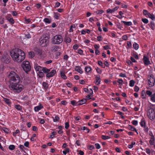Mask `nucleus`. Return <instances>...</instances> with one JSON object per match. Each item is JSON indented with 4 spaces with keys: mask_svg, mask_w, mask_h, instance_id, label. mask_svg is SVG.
Masks as SVG:
<instances>
[{
    "mask_svg": "<svg viewBox=\"0 0 155 155\" xmlns=\"http://www.w3.org/2000/svg\"><path fill=\"white\" fill-rule=\"evenodd\" d=\"M143 23L145 24H147L148 23V20L146 18H143L141 19Z\"/></svg>",
    "mask_w": 155,
    "mask_h": 155,
    "instance_id": "44",
    "label": "nucleus"
},
{
    "mask_svg": "<svg viewBox=\"0 0 155 155\" xmlns=\"http://www.w3.org/2000/svg\"><path fill=\"white\" fill-rule=\"evenodd\" d=\"M4 23V18L2 17H0V24H2Z\"/></svg>",
    "mask_w": 155,
    "mask_h": 155,
    "instance_id": "57",
    "label": "nucleus"
},
{
    "mask_svg": "<svg viewBox=\"0 0 155 155\" xmlns=\"http://www.w3.org/2000/svg\"><path fill=\"white\" fill-rule=\"evenodd\" d=\"M10 54L15 61L20 62L25 58V54L21 50L19 49H14L11 51Z\"/></svg>",
    "mask_w": 155,
    "mask_h": 155,
    "instance_id": "1",
    "label": "nucleus"
},
{
    "mask_svg": "<svg viewBox=\"0 0 155 155\" xmlns=\"http://www.w3.org/2000/svg\"><path fill=\"white\" fill-rule=\"evenodd\" d=\"M102 37L101 36H98L97 37V39L99 41H101L103 39Z\"/></svg>",
    "mask_w": 155,
    "mask_h": 155,
    "instance_id": "62",
    "label": "nucleus"
},
{
    "mask_svg": "<svg viewBox=\"0 0 155 155\" xmlns=\"http://www.w3.org/2000/svg\"><path fill=\"white\" fill-rule=\"evenodd\" d=\"M11 15L10 14H8L7 15L5 16V18H6V20L8 21L9 19L12 18H11Z\"/></svg>",
    "mask_w": 155,
    "mask_h": 155,
    "instance_id": "60",
    "label": "nucleus"
},
{
    "mask_svg": "<svg viewBox=\"0 0 155 155\" xmlns=\"http://www.w3.org/2000/svg\"><path fill=\"white\" fill-rule=\"evenodd\" d=\"M29 57L33 58L35 56V53L34 52L31 51L29 52Z\"/></svg>",
    "mask_w": 155,
    "mask_h": 155,
    "instance_id": "45",
    "label": "nucleus"
},
{
    "mask_svg": "<svg viewBox=\"0 0 155 155\" xmlns=\"http://www.w3.org/2000/svg\"><path fill=\"white\" fill-rule=\"evenodd\" d=\"M42 71L44 73L47 74L48 72L50 71V69H48L45 67H42Z\"/></svg>",
    "mask_w": 155,
    "mask_h": 155,
    "instance_id": "26",
    "label": "nucleus"
},
{
    "mask_svg": "<svg viewBox=\"0 0 155 155\" xmlns=\"http://www.w3.org/2000/svg\"><path fill=\"white\" fill-rule=\"evenodd\" d=\"M31 38V35L29 33H28V34H25L24 39H25V38L29 39V38Z\"/></svg>",
    "mask_w": 155,
    "mask_h": 155,
    "instance_id": "47",
    "label": "nucleus"
},
{
    "mask_svg": "<svg viewBox=\"0 0 155 155\" xmlns=\"http://www.w3.org/2000/svg\"><path fill=\"white\" fill-rule=\"evenodd\" d=\"M128 127L130 130L133 131H134L136 129L134 127L131 125H129Z\"/></svg>",
    "mask_w": 155,
    "mask_h": 155,
    "instance_id": "51",
    "label": "nucleus"
},
{
    "mask_svg": "<svg viewBox=\"0 0 155 155\" xmlns=\"http://www.w3.org/2000/svg\"><path fill=\"white\" fill-rule=\"evenodd\" d=\"M133 56L136 59H139V57L138 55V54L136 52H134L133 53Z\"/></svg>",
    "mask_w": 155,
    "mask_h": 155,
    "instance_id": "41",
    "label": "nucleus"
},
{
    "mask_svg": "<svg viewBox=\"0 0 155 155\" xmlns=\"http://www.w3.org/2000/svg\"><path fill=\"white\" fill-rule=\"evenodd\" d=\"M69 126L70 125L68 122H66L65 123V128L66 129H68L69 127Z\"/></svg>",
    "mask_w": 155,
    "mask_h": 155,
    "instance_id": "53",
    "label": "nucleus"
},
{
    "mask_svg": "<svg viewBox=\"0 0 155 155\" xmlns=\"http://www.w3.org/2000/svg\"><path fill=\"white\" fill-rule=\"evenodd\" d=\"M21 66L26 72H28L31 70V67L29 62L28 61H24Z\"/></svg>",
    "mask_w": 155,
    "mask_h": 155,
    "instance_id": "6",
    "label": "nucleus"
},
{
    "mask_svg": "<svg viewBox=\"0 0 155 155\" xmlns=\"http://www.w3.org/2000/svg\"><path fill=\"white\" fill-rule=\"evenodd\" d=\"M143 127V130L145 133H147L149 130V129L148 127L147 126V125H146L144 127Z\"/></svg>",
    "mask_w": 155,
    "mask_h": 155,
    "instance_id": "46",
    "label": "nucleus"
},
{
    "mask_svg": "<svg viewBox=\"0 0 155 155\" xmlns=\"http://www.w3.org/2000/svg\"><path fill=\"white\" fill-rule=\"evenodd\" d=\"M95 76V78L96 79L95 84L96 85H98L100 84L101 82L100 76L99 75H96Z\"/></svg>",
    "mask_w": 155,
    "mask_h": 155,
    "instance_id": "14",
    "label": "nucleus"
},
{
    "mask_svg": "<svg viewBox=\"0 0 155 155\" xmlns=\"http://www.w3.org/2000/svg\"><path fill=\"white\" fill-rule=\"evenodd\" d=\"M11 24H13L15 23V21L13 18L9 19L8 21Z\"/></svg>",
    "mask_w": 155,
    "mask_h": 155,
    "instance_id": "48",
    "label": "nucleus"
},
{
    "mask_svg": "<svg viewBox=\"0 0 155 155\" xmlns=\"http://www.w3.org/2000/svg\"><path fill=\"white\" fill-rule=\"evenodd\" d=\"M91 68L90 66H87L85 68V70L86 74H89L91 72Z\"/></svg>",
    "mask_w": 155,
    "mask_h": 155,
    "instance_id": "16",
    "label": "nucleus"
},
{
    "mask_svg": "<svg viewBox=\"0 0 155 155\" xmlns=\"http://www.w3.org/2000/svg\"><path fill=\"white\" fill-rule=\"evenodd\" d=\"M63 39L62 36L57 35L54 36L52 38V43L54 44L59 45L62 43Z\"/></svg>",
    "mask_w": 155,
    "mask_h": 155,
    "instance_id": "5",
    "label": "nucleus"
},
{
    "mask_svg": "<svg viewBox=\"0 0 155 155\" xmlns=\"http://www.w3.org/2000/svg\"><path fill=\"white\" fill-rule=\"evenodd\" d=\"M134 73L135 74L134 76L138 80H140V75L139 74H137L136 71L134 72Z\"/></svg>",
    "mask_w": 155,
    "mask_h": 155,
    "instance_id": "43",
    "label": "nucleus"
},
{
    "mask_svg": "<svg viewBox=\"0 0 155 155\" xmlns=\"http://www.w3.org/2000/svg\"><path fill=\"white\" fill-rule=\"evenodd\" d=\"M117 82L119 83V85H122L123 83V81L122 79L118 78L117 79Z\"/></svg>",
    "mask_w": 155,
    "mask_h": 155,
    "instance_id": "37",
    "label": "nucleus"
},
{
    "mask_svg": "<svg viewBox=\"0 0 155 155\" xmlns=\"http://www.w3.org/2000/svg\"><path fill=\"white\" fill-rule=\"evenodd\" d=\"M60 76L61 78L64 80H66L67 79V77L64 73V71L63 70L61 71Z\"/></svg>",
    "mask_w": 155,
    "mask_h": 155,
    "instance_id": "18",
    "label": "nucleus"
},
{
    "mask_svg": "<svg viewBox=\"0 0 155 155\" xmlns=\"http://www.w3.org/2000/svg\"><path fill=\"white\" fill-rule=\"evenodd\" d=\"M43 21L46 23L49 24L51 22L52 20L51 19L45 18L44 19Z\"/></svg>",
    "mask_w": 155,
    "mask_h": 155,
    "instance_id": "23",
    "label": "nucleus"
},
{
    "mask_svg": "<svg viewBox=\"0 0 155 155\" xmlns=\"http://www.w3.org/2000/svg\"><path fill=\"white\" fill-rule=\"evenodd\" d=\"M78 106H80L85 104L87 102V100L85 98H83L78 101Z\"/></svg>",
    "mask_w": 155,
    "mask_h": 155,
    "instance_id": "17",
    "label": "nucleus"
},
{
    "mask_svg": "<svg viewBox=\"0 0 155 155\" xmlns=\"http://www.w3.org/2000/svg\"><path fill=\"white\" fill-rule=\"evenodd\" d=\"M143 15H144L146 16V17H147V15L148 16V15L150 13L148 12L147 10H145V9H144L143 10Z\"/></svg>",
    "mask_w": 155,
    "mask_h": 155,
    "instance_id": "39",
    "label": "nucleus"
},
{
    "mask_svg": "<svg viewBox=\"0 0 155 155\" xmlns=\"http://www.w3.org/2000/svg\"><path fill=\"white\" fill-rule=\"evenodd\" d=\"M9 78V85L15 84V83H20V78L19 76L13 71H11L8 75Z\"/></svg>",
    "mask_w": 155,
    "mask_h": 155,
    "instance_id": "2",
    "label": "nucleus"
},
{
    "mask_svg": "<svg viewBox=\"0 0 155 155\" xmlns=\"http://www.w3.org/2000/svg\"><path fill=\"white\" fill-rule=\"evenodd\" d=\"M147 116L150 120L152 121L154 120L155 119V109L151 108L148 109L147 111Z\"/></svg>",
    "mask_w": 155,
    "mask_h": 155,
    "instance_id": "4",
    "label": "nucleus"
},
{
    "mask_svg": "<svg viewBox=\"0 0 155 155\" xmlns=\"http://www.w3.org/2000/svg\"><path fill=\"white\" fill-rule=\"evenodd\" d=\"M101 138L102 139L104 140H106L107 139H110V137L108 136H105L104 135H102L101 136Z\"/></svg>",
    "mask_w": 155,
    "mask_h": 155,
    "instance_id": "33",
    "label": "nucleus"
},
{
    "mask_svg": "<svg viewBox=\"0 0 155 155\" xmlns=\"http://www.w3.org/2000/svg\"><path fill=\"white\" fill-rule=\"evenodd\" d=\"M60 47L59 46L54 45L52 46L51 48V51L53 52L57 51L59 49Z\"/></svg>",
    "mask_w": 155,
    "mask_h": 155,
    "instance_id": "13",
    "label": "nucleus"
},
{
    "mask_svg": "<svg viewBox=\"0 0 155 155\" xmlns=\"http://www.w3.org/2000/svg\"><path fill=\"white\" fill-rule=\"evenodd\" d=\"M56 73V71L54 69H53L46 74V77L48 78L52 77Z\"/></svg>",
    "mask_w": 155,
    "mask_h": 155,
    "instance_id": "11",
    "label": "nucleus"
},
{
    "mask_svg": "<svg viewBox=\"0 0 155 155\" xmlns=\"http://www.w3.org/2000/svg\"><path fill=\"white\" fill-rule=\"evenodd\" d=\"M52 118H53V121L55 122L58 121L60 119L59 117L58 116H56L54 117H52Z\"/></svg>",
    "mask_w": 155,
    "mask_h": 155,
    "instance_id": "36",
    "label": "nucleus"
},
{
    "mask_svg": "<svg viewBox=\"0 0 155 155\" xmlns=\"http://www.w3.org/2000/svg\"><path fill=\"white\" fill-rule=\"evenodd\" d=\"M61 5V3L59 2H56L55 5V8H57L59 7Z\"/></svg>",
    "mask_w": 155,
    "mask_h": 155,
    "instance_id": "61",
    "label": "nucleus"
},
{
    "mask_svg": "<svg viewBox=\"0 0 155 155\" xmlns=\"http://www.w3.org/2000/svg\"><path fill=\"white\" fill-rule=\"evenodd\" d=\"M69 150L68 148H66L65 149V150L63 151V153L64 155H66L67 153L69 152Z\"/></svg>",
    "mask_w": 155,
    "mask_h": 155,
    "instance_id": "50",
    "label": "nucleus"
},
{
    "mask_svg": "<svg viewBox=\"0 0 155 155\" xmlns=\"http://www.w3.org/2000/svg\"><path fill=\"white\" fill-rule=\"evenodd\" d=\"M148 17L150 18L152 20H154L155 19V17L154 15L153 14H151L149 13L148 15Z\"/></svg>",
    "mask_w": 155,
    "mask_h": 155,
    "instance_id": "34",
    "label": "nucleus"
},
{
    "mask_svg": "<svg viewBox=\"0 0 155 155\" xmlns=\"http://www.w3.org/2000/svg\"><path fill=\"white\" fill-rule=\"evenodd\" d=\"M143 60L145 65H148L150 64L149 58L148 57L144 55Z\"/></svg>",
    "mask_w": 155,
    "mask_h": 155,
    "instance_id": "12",
    "label": "nucleus"
},
{
    "mask_svg": "<svg viewBox=\"0 0 155 155\" xmlns=\"http://www.w3.org/2000/svg\"><path fill=\"white\" fill-rule=\"evenodd\" d=\"M4 101L7 104L8 106H9L11 104V102L10 100L8 99L3 97Z\"/></svg>",
    "mask_w": 155,
    "mask_h": 155,
    "instance_id": "22",
    "label": "nucleus"
},
{
    "mask_svg": "<svg viewBox=\"0 0 155 155\" xmlns=\"http://www.w3.org/2000/svg\"><path fill=\"white\" fill-rule=\"evenodd\" d=\"M135 83V82L134 80H131L129 82V86L131 87H133L134 86Z\"/></svg>",
    "mask_w": 155,
    "mask_h": 155,
    "instance_id": "38",
    "label": "nucleus"
},
{
    "mask_svg": "<svg viewBox=\"0 0 155 155\" xmlns=\"http://www.w3.org/2000/svg\"><path fill=\"white\" fill-rule=\"evenodd\" d=\"M132 124L134 126H137L138 124V121L137 120H133L132 121Z\"/></svg>",
    "mask_w": 155,
    "mask_h": 155,
    "instance_id": "54",
    "label": "nucleus"
},
{
    "mask_svg": "<svg viewBox=\"0 0 155 155\" xmlns=\"http://www.w3.org/2000/svg\"><path fill=\"white\" fill-rule=\"evenodd\" d=\"M150 28L152 30H154L155 28V24L154 22L153 21H151L150 22V24L148 25Z\"/></svg>",
    "mask_w": 155,
    "mask_h": 155,
    "instance_id": "20",
    "label": "nucleus"
},
{
    "mask_svg": "<svg viewBox=\"0 0 155 155\" xmlns=\"http://www.w3.org/2000/svg\"><path fill=\"white\" fill-rule=\"evenodd\" d=\"M9 59L10 58L8 56L4 55L2 56L1 61L3 62L6 63L7 64H8L10 62Z\"/></svg>",
    "mask_w": 155,
    "mask_h": 155,
    "instance_id": "10",
    "label": "nucleus"
},
{
    "mask_svg": "<svg viewBox=\"0 0 155 155\" xmlns=\"http://www.w3.org/2000/svg\"><path fill=\"white\" fill-rule=\"evenodd\" d=\"M42 86L44 87V88L45 89H47L48 87V84L47 83L45 82H43Z\"/></svg>",
    "mask_w": 155,
    "mask_h": 155,
    "instance_id": "32",
    "label": "nucleus"
},
{
    "mask_svg": "<svg viewBox=\"0 0 155 155\" xmlns=\"http://www.w3.org/2000/svg\"><path fill=\"white\" fill-rule=\"evenodd\" d=\"M95 145L96 148L97 149H100L101 148V146L98 143H95Z\"/></svg>",
    "mask_w": 155,
    "mask_h": 155,
    "instance_id": "59",
    "label": "nucleus"
},
{
    "mask_svg": "<svg viewBox=\"0 0 155 155\" xmlns=\"http://www.w3.org/2000/svg\"><path fill=\"white\" fill-rule=\"evenodd\" d=\"M103 48L104 50H107L108 49H110V47L108 45H106L103 47Z\"/></svg>",
    "mask_w": 155,
    "mask_h": 155,
    "instance_id": "56",
    "label": "nucleus"
},
{
    "mask_svg": "<svg viewBox=\"0 0 155 155\" xmlns=\"http://www.w3.org/2000/svg\"><path fill=\"white\" fill-rule=\"evenodd\" d=\"M133 47L134 49L137 50L139 48V45L137 43L134 42L133 44Z\"/></svg>",
    "mask_w": 155,
    "mask_h": 155,
    "instance_id": "27",
    "label": "nucleus"
},
{
    "mask_svg": "<svg viewBox=\"0 0 155 155\" xmlns=\"http://www.w3.org/2000/svg\"><path fill=\"white\" fill-rule=\"evenodd\" d=\"M71 104L74 106H78V102H76L75 100H72L71 101Z\"/></svg>",
    "mask_w": 155,
    "mask_h": 155,
    "instance_id": "29",
    "label": "nucleus"
},
{
    "mask_svg": "<svg viewBox=\"0 0 155 155\" xmlns=\"http://www.w3.org/2000/svg\"><path fill=\"white\" fill-rule=\"evenodd\" d=\"M38 74L39 77L40 78H42L44 76V74L43 72L41 71L38 72Z\"/></svg>",
    "mask_w": 155,
    "mask_h": 155,
    "instance_id": "42",
    "label": "nucleus"
},
{
    "mask_svg": "<svg viewBox=\"0 0 155 155\" xmlns=\"http://www.w3.org/2000/svg\"><path fill=\"white\" fill-rule=\"evenodd\" d=\"M15 84L9 85V88L15 92H20L23 89V85L21 84L20 83Z\"/></svg>",
    "mask_w": 155,
    "mask_h": 155,
    "instance_id": "3",
    "label": "nucleus"
},
{
    "mask_svg": "<svg viewBox=\"0 0 155 155\" xmlns=\"http://www.w3.org/2000/svg\"><path fill=\"white\" fill-rule=\"evenodd\" d=\"M98 64L100 66L102 67V68H105V66L104 65L103 62L101 61H98Z\"/></svg>",
    "mask_w": 155,
    "mask_h": 155,
    "instance_id": "40",
    "label": "nucleus"
},
{
    "mask_svg": "<svg viewBox=\"0 0 155 155\" xmlns=\"http://www.w3.org/2000/svg\"><path fill=\"white\" fill-rule=\"evenodd\" d=\"M71 41V39L70 37H66L65 38V41L66 43H70Z\"/></svg>",
    "mask_w": 155,
    "mask_h": 155,
    "instance_id": "35",
    "label": "nucleus"
},
{
    "mask_svg": "<svg viewBox=\"0 0 155 155\" xmlns=\"http://www.w3.org/2000/svg\"><path fill=\"white\" fill-rule=\"evenodd\" d=\"M119 8V7L118 6L115 7L114 8L111 9L112 13L115 12V11L117 10Z\"/></svg>",
    "mask_w": 155,
    "mask_h": 155,
    "instance_id": "64",
    "label": "nucleus"
},
{
    "mask_svg": "<svg viewBox=\"0 0 155 155\" xmlns=\"http://www.w3.org/2000/svg\"><path fill=\"white\" fill-rule=\"evenodd\" d=\"M140 126L142 127L146 125V122L145 121L144 119L143 118L141 120V121L140 122Z\"/></svg>",
    "mask_w": 155,
    "mask_h": 155,
    "instance_id": "25",
    "label": "nucleus"
},
{
    "mask_svg": "<svg viewBox=\"0 0 155 155\" xmlns=\"http://www.w3.org/2000/svg\"><path fill=\"white\" fill-rule=\"evenodd\" d=\"M54 17L56 19H59V17L60 15V14L58 12H54Z\"/></svg>",
    "mask_w": 155,
    "mask_h": 155,
    "instance_id": "31",
    "label": "nucleus"
},
{
    "mask_svg": "<svg viewBox=\"0 0 155 155\" xmlns=\"http://www.w3.org/2000/svg\"><path fill=\"white\" fill-rule=\"evenodd\" d=\"M2 130L5 133L8 134L9 133V130L7 128L4 127L2 128Z\"/></svg>",
    "mask_w": 155,
    "mask_h": 155,
    "instance_id": "55",
    "label": "nucleus"
},
{
    "mask_svg": "<svg viewBox=\"0 0 155 155\" xmlns=\"http://www.w3.org/2000/svg\"><path fill=\"white\" fill-rule=\"evenodd\" d=\"M75 69L76 71L78 72L80 74H81L83 73V71L81 67L78 66H76Z\"/></svg>",
    "mask_w": 155,
    "mask_h": 155,
    "instance_id": "19",
    "label": "nucleus"
},
{
    "mask_svg": "<svg viewBox=\"0 0 155 155\" xmlns=\"http://www.w3.org/2000/svg\"><path fill=\"white\" fill-rule=\"evenodd\" d=\"M15 108L18 110L21 111L22 110V106L19 104H16L15 106Z\"/></svg>",
    "mask_w": 155,
    "mask_h": 155,
    "instance_id": "28",
    "label": "nucleus"
},
{
    "mask_svg": "<svg viewBox=\"0 0 155 155\" xmlns=\"http://www.w3.org/2000/svg\"><path fill=\"white\" fill-rule=\"evenodd\" d=\"M43 108V106L41 105L35 107L34 110L35 112H38Z\"/></svg>",
    "mask_w": 155,
    "mask_h": 155,
    "instance_id": "21",
    "label": "nucleus"
},
{
    "mask_svg": "<svg viewBox=\"0 0 155 155\" xmlns=\"http://www.w3.org/2000/svg\"><path fill=\"white\" fill-rule=\"evenodd\" d=\"M49 40L48 37H45L41 39L40 41L41 46L42 47H45L48 44Z\"/></svg>",
    "mask_w": 155,
    "mask_h": 155,
    "instance_id": "8",
    "label": "nucleus"
},
{
    "mask_svg": "<svg viewBox=\"0 0 155 155\" xmlns=\"http://www.w3.org/2000/svg\"><path fill=\"white\" fill-rule=\"evenodd\" d=\"M155 141L154 137H150L149 142L150 145H154V143Z\"/></svg>",
    "mask_w": 155,
    "mask_h": 155,
    "instance_id": "24",
    "label": "nucleus"
},
{
    "mask_svg": "<svg viewBox=\"0 0 155 155\" xmlns=\"http://www.w3.org/2000/svg\"><path fill=\"white\" fill-rule=\"evenodd\" d=\"M147 79L149 86L151 87L153 86L155 83V78L153 75L151 74L149 75Z\"/></svg>",
    "mask_w": 155,
    "mask_h": 155,
    "instance_id": "7",
    "label": "nucleus"
},
{
    "mask_svg": "<svg viewBox=\"0 0 155 155\" xmlns=\"http://www.w3.org/2000/svg\"><path fill=\"white\" fill-rule=\"evenodd\" d=\"M124 25L127 26H131L132 25V23L131 21H121Z\"/></svg>",
    "mask_w": 155,
    "mask_h": 155,
    "instance_id": "30",
    "label": "nucleus"
},
{
    "mask_svg": "<svg viewBox=\"0 0 155 155\" xmlns=\"http://www.w3.org/2000/svg\"><path fill=\"white\" fill-rule=\"evenodd\" d=\"M96 71L98 74H101L102 73L101 70L99 68L97 67L96 68Z\"/></svg>",
    "mask_w": 155,
    "mask_h": 155,
    "instance_id": "58",
    "label": "nucleus"
},
{
    "mask_svg": "<svg viewBox=\"0 0 155 155\" xmlns=\"http://www.w3.org/2000/svg\"><path fill=\"white\" fill-rule=\"evenodd\" d=\"M42 67L36 64L34 65V68L36 71H42Z\"/></svg>",
    "mask_w": 155,
    "mask_h": 155,
    "instance_id": "15",
    "label": "nucleus"
},
{
    "mask_svg": "<svg viewBox=\"0 0 155 155\" xmlns=\"http://www.w3.org/2000/svg\"><path fill=\"white\" fill-rule=\"evenodd\" d=\"M77 52L80 55H82L83 54V51L81 49L78 50Z\"/></svg>",
    "mask_w": 155,
    "mask_h": 155,
    "instance_id": "49",
    "label": "nucleus"
},
{
    "mask_svg": "<svg viewBox=\"0 0 155 155\" xmlns=\"http://www.w3.org/2000/svg\"><path fill=\"white\" fill-rule=\"evenodd\" d=\"M61 54V53L59 51L57 52L55 54V57L56 58H58V56H59Z\"/></svg>",
    "mask_w": 155,
    "mask_h": 155,
    "instance_id": "63",
    "label": "nucleus"
},
{
    "mask_svg": "<svg viewBox=\"0 0 155 155\" xmlns=\"http://www.w3.org/2000/svg\"><path fill=\"white\" fill-rule=\"evenodd\" d=\"M15 147L13 145H11L9 147V149L11 150H13L15 149Z\"/></svg>",
    "mask_w": 155,
    "mask_h": 155,
    "instance_id": "52",
    "label": "nucleus"
},
{
    "mask_svg": "<svg viewBox=\"0 0 155 155\" xmlns=\"http://www.w3.org/2000/svg\"><path fill=\"white\" fill-rule=\"evenodd\" d=\"M146 93L150 97L151 101L153 102H155V93H153L152 91L147 90L146 91Z\"/></svg>",
    "mask_w": 155,
    "mask_h": 155,
    "instance_id": "9",
    "label": "nucleus"
}]
</instances>
